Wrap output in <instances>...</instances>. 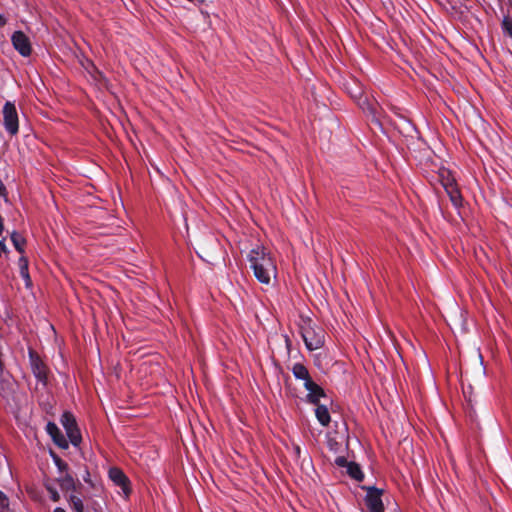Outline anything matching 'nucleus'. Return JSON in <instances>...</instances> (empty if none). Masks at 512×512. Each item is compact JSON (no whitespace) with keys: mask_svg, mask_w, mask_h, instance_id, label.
<instances>
[{"mask_svg":"<svg viewBox=\"0 0 512 512\" xmlns=\"http://www.w3.org/2000/svg\"><path fill=\"white\" fill-rule=\"evenodd\" d=\"M20 274L23 277V279L25 280L26 287L27 288L31 287L32 282H31V278H30V275L28 272V268H26L25 266L21 267Z\"/></svg>","mask_w":512,"mask_h":512,"instance_id":"393cba45","label":"nucleus"},{"mask_svg":"<svg viewBox=\"0 0 512 512\" xmlns=\"http://www.w3.org/2000/svg\"><path fill=\"white\" fill-rule=\"evenodd\" d=\"M24 265H25L26 268H28V260H27L26 257L22 256L19 259V266L21 268V267H24Z\"/></svg>","mask_w":512,"mask_h":512,"instance_id":"cd10ccee","label":"nucleus"},{"mask_svg":"<svg viewBox=\"0 0 512 512\" xmlns=\"http://www.w3.org/2000/svg\"><path fill=\"white\" fill-rule=\"evenodd\" d=\"M304 386L309 392L307 395L308 401L312 404L317 405L320 398L325 396L324 390L313 380L304 383Z\"/></svg>","mask_w":512,"mask_h":512,"instance_id":"9b49d317","label":"nucleus"},{"mask_svg":"<svg viewBox=\"0 0 512 512\" xmlns=\"http://www.w3.org/2000/svg\"><path fill=\"white\" fill-rule=\"evenodd\" d=\"M11 241L15 247V249L20 253L23 254L25 252V245L26 240L25 238L18 232L13 231L11 233Z\"/></svg>","mask_w":512,"mask_h":512,"instance_id":"dca6fc26","label":"nucleus"},{"mask_svg":"<svg viewBox=\"0 0 512 512\" xmlns=\"http://www.w3.org/2000/svg\"><path fill=\"white\" fill-rule=\"evenodd\" d=\"M504 32L512 38V19L505 18L502 22Z\"/></svg>","mask_w":512,"mask_h":512,"instance_id":"b1692460","label":"nucleus"},{"mask_svg":"<svg viewBox=\"0 0 512 512\" xmlns=\"http://www.w3.org/2000/svg\"><path fill=\"white\" fill-rule=\"evenodd\" d=\"M68 502L73 512H85L84 503L80 497L70 495Z\"/></svg>","mask_w":512,"mask_h":512,"instance_id":"6ab92c4d","label":"nucleus"},{"mask_svg":"<svg viewBox=\"0 0 512 512\" xmlns=\"http://www.w3.org/2000/svg\"><path fill=\"white\" fill-rule=\"evenodd\" d=\"M29 360H30V366L31 370L34 374V376L37 378V380L43 384H46L47 381V366L42 361L38 353L33 350L29 349Z\"/></svg>","mask_w":512,"mask_h":512,"instance_id":"39448f33","label":"nucleus"},{"mask_svg":"<svg viewBox=\"0 0 512 512\" xmlns=\"http://www.w3.org/2000/svg\"><path fill=\"white\" fill-rule=\"evenodd\" d=\"M347 474L356 481H362L364 478V474L361 471V468L355 462H350L348 468L346 469Z\"/></svg>","mask_w":512,"mask_h":512,"instance_id":"f3484780","label":"nucleus"},{"mask_svg":"<svg viewBox=\"0 0 512 512\" xmlns=\"http://www.w3.org/2000/svg\"><path fill=\"white\" fill-rule=\"evenodd\" d=\"M14 393V384L10 379H0V395L4 398L10 397Z\"/></svg>","mask_w":512,"mask_h":512,"instance_id":"2eb2a0df","label":"nucleus"},{"mask_svg":"<svg viewBox=\"0 0 512 512\" xmlns=\"http://www.w3.org/2000/svg\"><path fill=\"white\" fill-rule=\"evenodd\" d=\"M109 478L115 485L122 489L126 496L130 494V481L121 469L117 467L111 468L109 470Z\"/></svg>","mask_w":512,"mask_h":512,"instance_id":"6e6552de","label":"nucleus"},{"mask_svg":"<svg viewBox=\"0 0 512 512\" xmlns=\"http://www.w3.org/2000/svg\"><path fill=\"white\" fill-rule=\"evenodd\" d=\"M5 24V20L2 15H0V26H3Z\"/></svg>","mask_w":512,"mask_h":512,"instance_id":"c756f323","label":"nucleus"},{"mask_svg":"<svg viewBox=\"0 0 512 512\" xmlns=\"http://www.w3.org/2000/svg\"><path fill=\"white\" fill-rule=\"evenodd\" d=\"M54 462H55V465L57 466L58 470L61 473L64 474L67 472L68 464L65 461H63L61 458H59L57 456H54Z\"/></svg>","mask_w":512,"mask_h":512,"instance_id":"5701e85b","label":"nucleus"},{"mask_svg":"<svg viewBox=\"0 0 512 512\" xmlns=\"http://www.w3.org/2000/svg\"><path fill=\"white\" fill-rule=\"evenodd\" d=\"M335 464L338 466V467H341V468H348V465L350 464V462L347 461V459L343 456H338L336 459H335Z\"/></svg>","mask_w":512,"mask_h":512,"instance_id":"a878e982","label":"nucleus"},{"mask_svg":"<svg viewBox=\"0 0 512 512\" xmlns=\"http://www.w3.org/2000/svg\"><path fill=\"white\" fill-rule=\"evenodd\" d=\"M47 433L51 436L53 442L62 449L68 448V442L58 426L53 422H48L46 426Z\"/></svg>","mask_w":512,"mask_h":512,"instance_id":"9d476101","label":"nucleus"},{"mask_svg":"<svg viewBox=\"0 0 512 512\" xmlns=\"http://www.w3.org/2000/svg\"><path fill=\"white\" fill-rule=\"evenodd\" d=\"M440 182L445 189L447 195L449 196L452 204L455 207H460L462 205V195L457 186L455 178L452 176L451 172L448 170H443L439 174Z\"/></svg>","mask_w":512,"mask_h":512,"instance_id":"7ed1b4c3","label":"nucleus"},{"mask_svg":"<svg viewBox=\"0 0 512 512\" xmlns=\"http://www.w3.org/2000/svg\"><path fill=\"white\" fill-rule=\"evenodd\" d=\"M247 260L255 278L263 285H270L277 277V264L271 251L261 245H255L248 253Z\"/></svg>","mask_w":512,"mask_h":512,"instance_id":"f257e3e1","label":"nucleus"},{"mask_svg":"<svg viewBox=\"0 0 512 512\" xmlns=\"http://www.w3.org/2000/svg\"><path fill=\"white\" fill-rule=\"evenodd\" d=\"M351 96L358 100L360 108L372 115L376 114L377 103L371 102L367 97L363 96L362 88L359 86L355 90H349Z\"/></svg>","mask_w":512,"mask_h":512,"instance_id":"1a4fd4ad","label":"nucleus"},{"mask_svg":"<svg viewBox=\"0 0 512 512\" xmlns=\"http://www.w3.org/2000/svg\"><path fill=\"white\" fill-rule=\"evenodd\" d=\"M301 336L308 350L313 351L324 345V331L321 328H315L311 321H307L301 326Z\"/></svg>","mask_w":512,"mask_h":512,"instance_id":"f03ea898","label":"nucleus"},{"mask_svg":"<svg viewBox=\"0 0 512 512\" xmlns=\"http://www.w3.org/2000/svg\"><path fill=\"white\" fill-rule=\"evenodd\" d=\"M61 423H62L63 427L65 428V430L68 428H71L77 424L75 417L70 412H65L62 415Z\"/></svg>","mask_w":512,"mask_h":512,"instance_id":"aec40b11","label":"nucleus"},{"mask_svg":"<svg viewBox=\"0 0 512 512\" xmlns=\"http://www.w3.org/2000/svg\"><path fill=\"white\" fill-rule=\"evenodd\" d=\"M315 415L317 420L320 422L322 426H328L330 423V413L325 405H316Z\"/></svg>","mask_w":512,"mask_h":512,"instance_id":"f8f14e48","label":"nucleus"},{"mask_svg":"<svg viewBox=\"0 0 512 512\" xmlns=\"http://www.w3.org/2000/svg\"><path fill=\"white\" fill-rule=\"evenodd\" d=\"M11 41L14 48L20 53V55L23 57L30 56L32 52L31 43L29 38L22 31L14 32L11 37Z\"/></svg>","mask_w":512,"mask_h":512,"instance_id":"0eeeda50","label":"nucleus"},{"mask_svg":"<svg viewBox=\"0 0 512 512\" xmlns=\"http://www.w3.org/2000/svg\"><path fill=\"white\" fill-rule=\"evenodd\" d=\"M46 489L49 493L50 499L53 502H58L60 500V494L55 487H53L52 485H46Z\"/></svg>","mask_w":512,"mask_h":512,"instance_id":"4be33fe9","label":"nucleus"},{"mask_svg":"<svg viewBox=\"0 0 512 512\" xmlns=\"http://www.w3.org/2000/svg\"><path fill=\"white\" fill-rule=\"evenodd\" d=\"M365 503L370 512H384V505L381 499L382 491L375 487H367Z\"/></svg>","mask_w":512,"mask_h":512,"instance_id":"423d86ee","label":"nucleus"},{"mask_svg":"<svg viewBox=\"0 0 512 512\" xmlns=\"http://www.w3.org/2000/svg\"><path fill=\"white\" fill-rule=\"evenodd\" d=\"M0 512H9V499L0 491Z\"/></svg>","mask_w":512,"mask_h":512,"instance_id":"412c9836","label":"nucleus"},{"mask_svg":"<svg viewBox=\"0 0 512 512\" xmlns=\"http://www.w3.org/2000/svg\"><path fill=\"white\" fill-rule=\"evenodd\" d=\"M53 512H66V511L63 508H61V507H57V508L54 509Z\"/></svg>","mask_w":512,"mask_h":512,"instance_id":"c85d7f7f","label":"nucleus"},{"mask_svg":"<svg viewBox=\"0 0 512 512\" xmlns=\"http://www.w3.org/2000/svg\"><path fill=\"white\" fill-rule=\"evenodd\" d=\"M57 481L63 491L75 490L74 478L69 473H64Z\"/></svg>","mask_w":512,"mask_h":512,"instance_id":"4468645a","label":"nucleus"},{"mask_svg":"<svg viewBox=\"0 0 512 512\" xmlns=\"http://www.w3.org/2000/svg\"><path fill=\"white\" fill-rule=\"evenodd\" d=\"M3 124L6 131L15 135L18 133L19 121L18 114L15 105L12 102L7 101L3 107Z\"/></svg>","mask_w":512,"mask_h":512,"instance_id":"20e7f679","label":"nucleus"},{"mask_svg":"<svg viewBox=\"0 0 512 512\" xmlns=\"http://www.w3.org/2000/svg\"><path fill=\"white\" fill-rule=\"evenodd\" d=\"M66 434H67L70 442L74 446H78L81 443L82 437H81V433H80V430H79L77 424L71 428L66 429Z\"/></svg>","mask_w":512,"mask_h":512,"instance_id":"a211bd4d","label":"nucleus"},{"mask_svg":"<svg viewBox=\"0 0 512 512\" xmlns=\"http://www.w3.org/2000/svg\"><path fill=\"white\" fill-rule=\"evenodd\" d=\"M8 250H7V247H6V244H5V239H2L0 240V256L2 255V253H7Z\"/></svg>","mask_w":512,"mask_h":512,"instance_id":"bb28decb","label":"nucleus"},{"mask_svg":"<svg viewBox=\"0 0 512 512\" xmlns=\"http://www.w3.org/2000/svg\"><path fill=\"white\" fill-rule=\"evenodd\" d=\"M295 450H296V453L299 454L300 453V447L299 446H296L295 447Z\"/></svg>","mask_w":512,"mask_h":512,"instance_id":"7c9ffc66","label":"nucleus"},{"mask_svg":"<svg viewBox=\"0 0 512 512\" xmlns=\"http://www.w3.org/2000/svg\"><path fill=\"white\" fill-rule=\"evenodd\" d=\"M292 373L297 379L304 380V383L312 381L308 369L301 363H295L293 365Z\"/></svg>","mask_w":512,"mask_h":512,"instance_id":"ddd939ff","label":"nucleus"}]
</instances>
